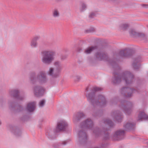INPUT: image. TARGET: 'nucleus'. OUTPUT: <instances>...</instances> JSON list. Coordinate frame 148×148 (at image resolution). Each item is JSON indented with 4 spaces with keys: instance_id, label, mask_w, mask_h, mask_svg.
<instances>
[{
    "instance_id": "obj_1",
    "label": "nucleus",
    "mask_w": 148,
    "mask_h": 148,
    "mask_svg": "<svg viewBox=\"0 0 148 148\" xmlns=\"http://www.w3.org/2000/svg\"><path fill=\"white\" fill-rule=\"evenodd\" d=\"M102 90V88L97 87L91 89H90L89 87H88L86 89L85 91L87 92L86 96L87 100L95 108H97L98 107L104 106L107 103L106 99L103 96L99 95L97 97L96 96V92Z\"/></svg>"
},
{
    "instance_id": "obj_2",
    "label": "nucleus",
    "mask_w": 148,
    "mask_h": 148,
    "mask_svg": "<svg viewBox=\"0 0 148 148\" xmlns=\"http://www.w3.org/2000/svg\"><path fill=\"white\" fill-rule=\"evenodd\" d=\"M114 76L112 79V82L114 85L119 84L121 80L124 81L127 84H132L134 79V75L130 72L125 71L119 74L116 72L113 73Z\"/></svg>"
},
{
    "instance_id": "obj_3",
    "label": "nucleus",
    "mask_w": 148,
    "mask_h": 148,
    "mask_svg": "<svg viewBox=\"0 0 148 148\" xmlns=\"http://www.w3.org/2000/svg\"><path fill=\"white\" fill-rule=\"evenodd\" d=\"M29 80L31 84L34 85L39 83L40 84H45L48 80L45 72L40 71L37 74L34 72H32L30 74Z\"/></svg>"
},
{
    "instance_id": "obj_4",
    "label": "nucleus",
    "mask_w": 148,
    "mask_h": 148,
    "mask_svg": "<svg viewBox=\"0 0 148 148\" xmlns=\"http://www.w3.org/2000/svg\"><path fill=\"white\" fill-rule=\"evenodd\" d=\"M94 123L91 119H87L82 122L80 125L81 129L93 130V133L96 137L99 136L101 131L97 127L94 128Z\"/></svg>"
},
{
    "instance_id": "obj_5",
    "label": "nucleus",
    "mask_w": 148,
    "mask_h": 148,
    "mask_svg": "<svg viewBox=\"0 0 148 148\" xmlns=\"http://www.w3.org/2000/svg\"><path fill=\"white\" fill-rule=\"evenodd\" d=\"M56 54L55 51L50 50L42 51L41 52L42 62L45 65L50 64L54 59Z\"/></svg>"
},
{
    "instance_id": "obj_6",
    "label": "nucleus",
    "mask_w": 148,
    "mask_h": 148,
    "mask_svg": "<svg viewBox=\"0 0 148 148\" xmlns=\"http://www.w3.org/2000/svg\"><path fill=\"white\" fill-rule=\"evenodd\" d=\"M134 51L131 49L126 48L121 50L118 54L114 53V56H116L119 58H128L132 56L134 53Z\"/></svg>"
},
{
    "instance_id": "obj_7",
    "label": "nucleus",
    "mask_w": 148,
    "mask_h": 148,
    "mask_svg": "<svg viewBox=\"0 0 148 148\" xmlns=\"http://www.w3.org/2000/svg\"><path fill=\"white\" fill-rule=\"evenodd\" d=\"M120 108L127 114H130L132 111V104L130 102L125 100L121 101Z\"/></svg>"
},
{
    "instance_id": "obj_8",
    "label": "nucleus",
    "mask_w": 148,
    "mask_h": 148,
    "mask_svg": "<svg viewBox=\"0 0 148 148\" xmlns=\"http://www.w3.org/2000/svg\"><path fill=\"white\" fill-rule=\"evenodd\" d=\"M121 92L122 95L125 97H129L132 96L133 93L139 92L138 90L130 88L129 87H123L121 90Z\"/></svg>"
},
{
    "instance_id": "obj_9",
    "label": "nucleus",
    "mask_w": 148,
    "mask_h": 148,
    "mask_svg": "<svg viewBox=\"0 0 148 148\" xmlns=\"http://www.w3.org/2000/svg\"><path fill=\"white\" fill-rule=\"evenodd\" d=\"M85 130L84 129H81L79 131V141L81 145H84L87 142V138Z\"/></svg>"
},
{
    "instance_id": "obj_10",
    "label": "nucleus",
    "mask_w": 148,
    "mask_h": 148,
    "mask_svg": "<svg viewBox=\"0 0 148 148\" xmlns=\"http://www.w3.org/2000/svg\"><path fill=\"white\" fill-rule=\"evenodd\" d=\"M33 89L34 92V94L36 97L42 96L44 93V88L40 86H35Z\"/></svg>"
},
{
    "instance_id": "obj_11",
    "label": "nucleus",
    "mask_w": 148,
    "mask_h": 148,
    "mask_svg": "<svg viewBox=\"0 0 148 148\" xmlns=\"http://www.w3.org/2000/svg\"><path fill=\"white\" fill-rule=\"evenodd\" d=\"M20 91L18 89L12 90L9 91V94L10 95L20 100H23L24 98V96H21L19 94Z\"/></svg>"
},
{
    "instance_id": "obj_12",
    "label": "nucleus",
    "mask_w": 148,
    "mask_h": 148,
    "mask_svg": "<svg viewBox=\"0 0 148 148\" xmlns=\"http://www.w3.org/2000/svg\"><path fill=\"white\" fill-rule=\"evenodd\" d=\"M47 73L48 74L53 78H56L59 77L61 73L52 67L49 68Z\"/></svg>"
},
{
    "instance_id": "obj_13",
    "label": "nucleus",
    "mask_w": 148,
    "mask_h": 148,
    "mask_svg": "<svg viewBox=\"0 0 148 148\" xmlns=\"http://www.w3.org/2000/svg\"><path fill=\"white\" fill-rule=\"evenodd\" d=\"M95 58L99 60H106L108 58V56L106 53L100 51L96 52L95 54Z\"/></svg>"
},
{
    "instance_id": "obj_14",
    "label": "nucleus",
    "mask_w": 148,
    "mask_h": 148,
    "mask_svg": "<svg viewBox=\"0 0 148 148\" xmlns=\"http://www.w3.org/2000/svg\"><path fill=\"white\" fill-rule=\"evenodd\" d=\"M68 124L64 121L62 120L58 122L57 124V126L56 129L57 131L59 132L60 131H64L67 127Z\"/></svg>"
},
{
    "instance_id": "obj_15",
    "label": "nucleus",
    "mask_w": 148,
    "mask_h": 148,
    "mask_svg": "<svg viewBox=\"0 0 148 148\" xmlns=\"http://www.w3.org/2000/svg\"><path fill=\"white\" fill-rule=\"evenodd\" d=\"M125 131L122 130H119L116 131L113 136L114 139L115 140L122 139L125 134Z\"/></svg>"
},
{
    "instance_id": "obj_16",
    "label": "nucleus",
    "mask_w": 148,
    "mask_h": 148,
    "mask_svg": "<svg viewBox=\"0 0 148 148\" xmlns=\"http://www.w3.org/2000/svg\"><path fill=\"white\" fill-rule=\"evenodd\" d=\"M36 108V102L35 101L28 103L26 105L25 110L29 112H33Z\"/></svg>"
},
{
    "instance_id": "obj_17",
    "label": "nucleus",
    "mask_w": 148,
    "mask_h": 148,
    "mask_svg": "<svg viewBox=\"0 0 148 148\" xmlns=\"http://www.w3.org/2000/svg\"><path fill=\"white\" fill-rule=\"evenodd\" d=\"M57 131V130L56 129L55 130L52 129H48L46 133V134L49 139H54L56 137V133L58 132V131Z\"/></svg>"
},
{
    "instance_id": "obj_18",
    "label": "nucleus",
    "mask_w": 148,
    "mask_h": 148,
    "mask_svg": "<svg viewBox=\"0 0 148 148\" xmlns=\"http://www.w3.org/2000/svg\"><path fill=\"white\" fill-rule=\"evenodd\" d=\"M85 116V114L83 112H77L73 116L74 123L76 124L80 121Z\"/></svg>"
},
{
    "instance_id": "obj_19",
    "label": "nucleus",
    "mask_w": 148,
    "mask_h": 148,
    "mask_svg": "<svg viewBox=\"0 0 148 148\" xmlns=\"http://www.w3.org/2000/svg\"><path fill=\"white\" fill-rule=\"evenodd\" d=\"M135 125L134 123L127 121L124 123L123 125V127L126 131H128L134 129Z\"/></svg>"
},
{
    "instance_id": "obj_20",
    "label": "nucleus",
    "mask_w": 148,
    "mask_h": 148,
    "mask_svg": "<svg viewBox=\"0 0 148 148\" xmlns=\"http://www.w3.org/2000/svg\"><path fill=\"white\" fill-rule=\"evenodd\" d=\"M112 116L119 122H120L122 119L121 113L119 110H116L113 112L111 114Z\"/></svg>"
},
{
    "instance_id": "obj_21",
    "label": "nucleus",
    "mask_w": 148,
    "mask_h": 148,
    "mask_svg": "<svg viewBox=\"0 0 148 148\" xmlns=\"http://www.w3.org/2000/svg\"><path fill=\"white\" fill-rule=\"evenodd\" d=\"M54 66V69L61 73L62 69V67L60 61L58 60L55 61L53 64Z\"/></svg>"
},
{
    "instance_id": "obj_22",
    "label": "nucleus",
    "mask_w": 148,
    "mask_h": 148,
    "mask_svg": "<svg viewBox=\"0 0 148 148\" xmlns=\"http://www.w3.org/2000/svg\"><path fill=\"white\" fill-rule=\"evenodd\" d=\"M101 123L102 125L106 127L107 125H108L110 127H113L114 125L113 122L108 119H104L102 121Z\"/></svg>"
},
{
    "instance_id": "obj_23",
    "label": "nucleus",
    "mask_w": 148,
    "mask_h": 148,
    "mask_svg": "<svg viewBox=\"0 0 148 148\" xmlns=\"http://www.w3.org/2000/svg\"><path fill=\"white\" fill-rule=\"evenodd\" d=\"M141 57L139 56L136 58L134 60L132 64L133 67L134 69H138L139 68L140 66V64H138V65L137 63L141 61Z\"/></svg>"
},
{
    "instance_id": "obj_24",
    "label": "nucleus",
    "mask_w": 148,
    "mask_h": 148,
    "mask_svg": "<svg viewBox=\"0 0 148 148\" xmlns=\"http://www.w3.org/2000/svg\"><path fill=\"white\" fill-rule=\"evenodd\" d=\"M130 24L127 23H123L119 25V29L123 31L127 30L130 27Z\"/></svg>"
},
{
    "instance_id": "obj_25",
    "label": "nucleus",
    "mask_w": 148,
    "mask_h": 148,
    "mask_svg": "<svg viewBox=\"0 0 148 148\" xmlns=\"http://www.w3.org/2000/svg\"><path fill=\"white\" fill-rule=\"evenodd\" d=\"M39 38V36H36L32 39L30 42V45L32 47L36 48L37 47L38 45L37 41Z\"/></svg>"
},
{
    "instance_id": "obj_26",
    "label": "nucleus",
    "mask_w": 148,
    "mask_h": 148,
    "mask_svg": "<svg viewBox=\"0 0 148 148\" xmlns=\"http://www.w3.org/2000/svg\"><path fill=\"white\" fill-rule=\"evenodd\" d=\"M99 130L101 131V134L99 135H101L102 132H103L104 133V135L103 136V139L105 140H107L108 139L110 138V136L108 132H106V131L108 130V129L106 128H105V127H103L102 130L99 129Z\"/></svg>"
},
{
    "instance_id": "obj_27",
    "label": "nucleus",
    "mask_w": 148,
    "mask_h": 148,
    "mask_svg": "<svg viewBox=\"0 0 148 148\" xmlns=\"http://www.w3.org/2000/svg\"><path fill=\"white\" fill-rule=\"evenodd\" d=\"M142 119L148 120V116L143 111L140 112L138 116V120H140Z\"/></svg>"
},
{
    "instance_id": "obj_28",
    "label": "nucleus",
    "mask_w": 148,
    "mask_h": 148,
    "mask_svg": "<svg viewBox=\"0 0 148 148\" xmlns=\"http://www.w3.org/2000/svg\"><path fill=\"white\" fill-rule=\"evenodd\" d=\"M97 48V47L96 46L89 47L85 49L84 52L86 54H90Z\"/></svg>"
},
{
    "instance_id": "obj_29",
    "label": "nucleus",
    "mask_w": 148,
    "mask_h": 148,
    "mask_svg": "<svg viewBox=\"0 0 148 148\" xmlns=\"http://www.w3.org/2000/svg\"><path fill=\"white\" fill-rule=\"evenodd\" d=\"M129 34L131 36L134 37H137L138 33L134 29H130L129 31Z\"/></svg>"
},
{
    "instance_id": "obj_30",
    "label": "nucleus",
    "mask_w": 148,
    "mask_h": 148,
    "mask_svg": "<svg viewBox=\"0 0 148 148\" xmlns=\"http://www.w3.org/2000/svg\"><path fill=\"white\" fill-rule=\"evenodd\" d=\"M13 129L14 130V134L16 136H18L21 135V131L18 128L14 127Z\"/></svg>"
},
{
    "instance_id": "obj_31",
    "label": "nucleus",
    "mask_w": 148,
    "mask_h": 148,
    "mask_svg": "<svg viewBox=\"0 0 148 148\" xmlns=\"http://www.w3.org/2000/svg\"><path fill=\"white\" fill-rule=\"evenodd\" d=\"M68 142L66 141H64L61 143H54L52 145L53 147L55 148H57L59 147L60 146V145H65Z\"/></svg>"
},
{
    "instance_id": "obj_32",
    "label": "nucleus",
    "mask_w": 148,
    "mask_h": 148,
    "mask_svg": "<svg viewBox=\"0 0 148 148\" xmlns=\"http://www.w3.org/2000/svg\"><path fill=\"white\" fill-rule=\"evenodd\" d=\"M52 15L55 18L59 16L60 14L59 11L56 9H55L52 12Z\"/></svg>"
},
{
    "instance_id": "obj_33",
    "label": "nucleus",
    "mask_w": 148,
    "mask_h": 148,
    "mask_svg": "<svg viewBox=\"0 0 148 148\" xmlns=\"http://www.w3.org/2000/svg\"><path fill=\"white\" fill-rule=\"evenodd\" d=\"M137 37H139L142 40H145L147 38L146 36L144 34L140 33H138Z\"/></svg>"
},
{
    "instance_id": "obj_34",
    "label": "nucleus",
    "mask_w": 148,
    "mask_h": 148,
    "mask_svg": "<svg viewBox=\"0 0 148 148\" xmlns=\"http://www.w3.org/2000/svg\"><path fill=\"white\" fill-rule=\"evenodd\" d=\"M24 110L23 107L19 105L17 106V108L16 111L17 112H20L23 111Z\"/></svg>"
},
{
    "instance_id": "obj_35",
    "label": "nucleus",
    "mask_w": 148,
    "mask_h": 148,
    "mask_svg": "<svg viewBox=\"0 0 148 148\" xmlns=\"http://www.w3.org/2000/svg\"><path fill=\"white\" fill-rule=\"evenodd\" d=\"M117 102V99L116 98L112 99L110 101V103L111 105L115 104Z\"/></svg>"
},
{
    "instance_id": "obj_36",
    "label": "nucleus",
    "mask_w": 148,
    "mask_h": 148,
    "mask_svg": "<svg viewBox=\"0 0 148 148\" xmlns=\"http://www.w3.org/2000/svg\"><path fill=\"white\" fill-rule=\"evenodd\" d=\"M28 118V116L27 115H23L21 117V119L23 121L27 120Z\"/></svg>"
},
{
    "instance_id": "obj_37",
    "label": "nucleus",
    "mask_w": 148,
    "mask_h": 148,
    "mask_svg": "<svg viewBox=\"0 0 148 148\" xmlns=\"http://www.w3.org/2000/svg\"><path fill=\"white\" fill-rule=\"evenodd\" d=\"M45 101L44 100H42L40 101L39 103V105L40 107H43L45 105Z\"/></svg>"
},
{
    "instance_id": "obj_38",
    "label": "nucleus",
    "mask_w": 148,
    "mask_h": 148,
    "mask_svg": "<svg viewBox=\"0 0 148 148\" xmlns=\"http://www.w3.org/2000/svg\"><path fill=\"white\" fill-rule=\"evenodd\" d=\"M74 79L75 82H79L81 79V77L79 75H76L73 77Z\"/></svg>"
},
{
    "instance_id": "obj_39",
    "label": "nucleus",
    "mask_w": 148,
    "mask_h": 148,
    "mask_svg": "<svg viewBox=\"0 0 148 148\" xmlns=\"http://www.w3.org/2000/svg\"><path fill=\"white\" fill-rule=\"evenodd\" d=\"M86 8V5L84 3H82L81 5V7L80 8V11L83 12L84 10H85Z\"/></svg>"
},
{
    "instance_id": "obj_40",
    "label": "nucleus",
    "mask_w": 148,
    "mask_h": 148,
    "mask_svg": "<svg viewBox=\"0 0 148 148\" xmlns=\"http://www.w3.org/2000/svg\"><path fill=\"white\" fill-rule=\"evenodd\" d=\"M15 103L14 102H9L10 108H15Z\"/></svg>"
},
{
    "instance_id": "obj_41",
    "label": "nucleus",
    "mask_w": 148,
    "mask_h": 148,
    "mask_svg": "<svg viewBox=\"0 0 148 148\" xmlns=\"http://www.w3.org/2000/svg\"><path fill=\"white\" fill-rule=\"evenodd\" d=\"M5 104V101H0V106L3 108Z\"/></svg>"
},
{
    "instance_id": "obj_42",
    "label": "nucleus",
    "mask_w": 148,
    "mask_h": 148,
    "mask_svg": "<svg viewBox=\"0 0 148 148\" xmlns=\"http://www.w3.org/2000/svg\"><path fill=\"white\" fill-rule=\"evenodd\" d=\"M95 15V14L94 12H92L89 15V17L90 18H93Z\"/></svg>"
},
{
    "instance_id": "obj_43",
    "label": "nucleus",
    "mask_w": 148,
    "mask_h": 148,
    "mask_svg": "<svg viewBox=\"0 0 148 148\" xmlns=\"http://www.w3.org/2000/svg\"><path fill=\"white\" fill-rule=\"evenodd\" d=\"M94 30V29L93 28H91L87 30L86 31V32L88 33L93 31Z\"/></svg>"
},
{
    "instance_id": "obj_44",
    "label": "nucleus",
    "mask_w": 148,
    "mask_h": 148,
    "mask_svg": "<svg viewBox=\"0 0 148 148\" xmlns=\"http://www.w3.org/2000/svg\"><path fill=\"white\" fill-rule=\"evenodd\" d=\"M106 146V144L103 143H101L100 145V147L101 148H103Z\"/></svg>"
},
{
    "instance_id": "obj_45",
    "label": "nucleus",
    "mask_w": 148,
    "mask_h": 148,
    "mask_svg": "<svg viewBox=\"0 0 148 148\" xmlns=\"http://www.w3.org/2000/svg\"><path fill=\"white\" fill-rule=\"evenodd\" d=\"M112 66H113V68L115 67H114L115 66L116 67H118V66L117 64H116V63L115 62H114L113 64L112 63Z\"/></svg>"
},
{
    "instance_id": "obj_46",
    "label": "nucleus",
    "mask_w": 148,
    "mask_h": 148,
    "mask_svg": "<svg viewBox=\"0 0 148 148\" xmlns=\"http://www.w3.org/2000/svg\"><path fill=\"white\" fill-rule=\"evenodd\" d=\"M148 5H146L145 4H141V5L143 7H144V8H146L147 7Z\"/></svg>"
},
{
    "instance_id": "obj_47",
    "label": "nucleus",
    "mask_w": 148,
    "mask_h": 148,
    "mask_svg": "<svg viewBox=\"0 0 148 148\" xmlns=\"http://www.w3.org/2000/svg\"><path fill=\"white\" fill-rule=\"evenodd\" d=\"M82 49L81 48H79L77 49V51L78 52H80L82 50Z\"/></svg>"
},
{
    "instance_id": "obj_48",
    "label": "nucleus",
    "mask_w": 148,
    "mask_h": 148,
    "mask_svg": "<svg viewBox=\"0 0 148 148\" xmlns=\"http://www.w3.org/2000/svg\"><path fill=\"white\" fill-rule=\"evenodd\" d=\"M66 58L65 56H62L61 58V60H64Z\"/></svg>"
},
{
    "instance_id": "obj_49",
    "label": "nucleus",
    "mask_w": 148,
    "mask_h": 148,
    "mask_svg": "<svg viewBox=\"0 0 148 148\" xmlns=\"http://www.w3.org/2000/svg\"><path fill=\"white\" fill-rule=\"evenodd\" d=\"M59 148V147H58V148Z\"/></svg>"
}]
</instances>
